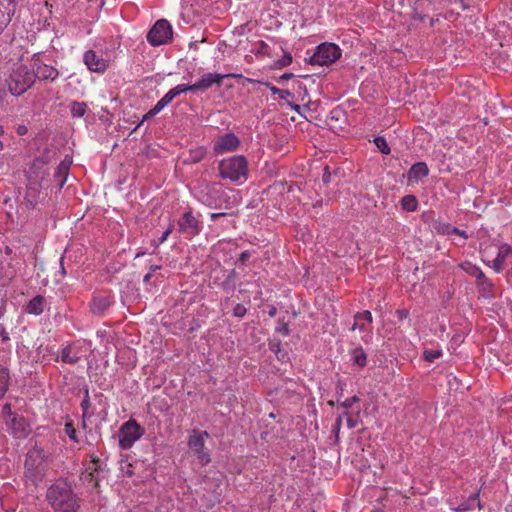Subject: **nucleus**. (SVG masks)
<instances>
[{
  "mask_svg": "<svg viewBox=\"0 0 512 512\" xmlns=\"http://www.w3.org/2000/svg\"><path fill=\"white\" fill-rule=\"evenodd\" d=\"M46 499L54 512H80V498L67 482L53 483L47 489Z\"/></svg>",
  "mask_w": 512,
  "mask_h": 512,
  "instance_id": "nucleus-1",
  "label": "nucleus"
},
{
  "mask_svg": "<svg viewBox=\"0 0 512 512\" xmlns=\"http://www.w3.org/2000/svg\"><path fill=\"white\" fill-rule=\"evenodd\" d=\"M48 469L47 454L39 448L33 447L26 454L24 464V478L26 482H30L32 485L37 486L46 477Z\"/></svg>",
  "mask_w": 512,
  "mask_h": 512,
  "instance_id": "nucleus-2",
  "label": "nucleus"
},
{
  "mask_svg": "<svg viewBox=\"0 0 512 512\" xmlns=\"http://www.w3.org/2000/svg\"><path fill=\"white\" fill-rule=\"evenodd\" d=\"M219 175L224 180L242 184L248 179V161L243 155L223 158L218 165Z\"/></svg>",
  "mask_w": 512,
  "mask_h": 512,
  "instance_id": "nucleus-3",
  "label": "nucleus"
},
{
  "mask_svg": "<svg viewBox=\"0 0 512 512\" xmlns=\"http://www.w3.org/2000/svg\"><path fill=\"white\" fill-rule=\"evenodd\" d=\"M6 81L10 93L14 96H20L33 85L35 75L28 66L16 64Z\"/></svg>",
  "mask_w": 512,
  "mask_h": 512,
  "instance_id": "nucleus-4",
  "label": "nucleus"
},
{
  "mask_svg": "<svg viewBox=\"0 0 512 512\" xmlns=\"http://www.w3.org/2000/svg\"><path fill=\"white\" fill-rule=\"evenodd\" d=\"M341 56L340 48L334 43H322L317 46L316 51L310 57L312 65H329Z\"/></svg>",
  "mask_w": 512,
  "mask_h": 512,
  "instance_id": "nucleus-5",
  "label": "nucleus"
},
{
  "mask_svg": "<svg viewBox=\"0 0 512 512\" xmlns=\"http://www.w3.org/2000/svg\"><path fill=\"white\" fill-rule=\"evenodd\" d=\"M144 429L133 419L125 422L120 429L119 444L123 449H129L142 437Z\"/></svg>",
  "mask_w": 512,
  "mask_h": 512,
  "instance_id": "nucleus-6",
  "label": "nucleus"
},
{
  "mask_svg": "<svg viewBox=\"0 0 512 512\" xmlns=\"http://www.w3.org/2000/svg\"><path fill=\"white\" fill-rule=\"evenodd\" d=\"M483 261L487 264L490 263L488 260L491 257L490 247H486L481 251ZM512 257V247L507 243H502L498 246V252L494 259L491 260V268L496 272L500 273L503 271L505 262L508 258Z\"/></svg>",
  "mask_w": 512,
  "mask_h": 512,
  "instance_id": "nucleus-7",
  "label": "nucleus"
},
{
  "mask_svg": "<svg viewBox=\"0 0 512 512\" xmlns=\"http://www.w3.org/2000/svg\"><path fill=\"white\" fill-rule=\"evenodd\" d=\"M179 232L187 239H191L201 231L200 221L193 215L191 209L184 212L178 220Z\"/></svg>",
  "mask_w": 512,
  "mask_h": 512,
  "instance_id": "nucleus-8",
  "label": "nucleus"
},
{
  "mask_svg": "<svg viewBox=\"0 0 512 512\" xmlns=\"http://www.w3.org/2000/svg\"><path fill=\"white\" fill-rule=\"evenodd\" d=\"M208 436L209 434L206 431L201 432L194 430L188 441L189 448L198 455V458L203 465H206L210 462L208 453L204 451L205 439L208 438Z\"/></svg>",
  "mask_w": 512,
  "mask_h": 512,
  "instance_id": "nucleus-9",
  "label": "nucleus"
},
{
  "mask_svg": "<svg viewBox=\"0 0 512 512\" xmlns=\"http://www.w3.org/2000/svg\"><path fill=\"white\" fill-rule=\"evenodd\" d=\"M240 145L239 138L233 133H226L214 142L213 151L220 155L236 150Z\"/></svg>",
  "mask_w": 512,
  "mask_h": 512,
  "instance_id": "nucleus-10",
  "label": "nucleus"
},
{
  "mask_svg": "<svg viewBox=\"0 0 512 512\" xmlns=\"http://www.w3.org/2000/svg\"><path fill=\"white\" fill-rule=\"evenodd\" d=\"M31 70L34 72L35 79L38 78L40 80L54 81L59 75L56 68L41 63L36 55L33 56Z\"/></svg>",
  "mask_w": 512,
  "mask_h": 512,
  "instance_id": "nucleus-11",
  "label": "nucleus"
},
{
  "mask_svg": "<svg viewBox=\"0 0 512 512\" xmlns=\"http://www.w3.org/2000/svg\"><path fill=\"white\" fill-rule=\"evenodd\" d=\"M224 76L219 73H206L196 83L192 84L193 91L207 90L213 85L220 87L223 83Z\"/></svg>",
  "mask_w": 512,
  "mask_h": 512,
  "instance_id": "nucleus-12",
  "label": "nucleus"
},
{
  "mask_svg": "<svg viewBox=\"0 0 512 512\" xmlns=\"http://www.w3.org/2000/svg\"><path fill=\"white\" fill-rule=\"evenodd\" d=\"M83 60L90 71L103 73L107 69L106 61L98 57L93 50L86 51Z\"/></svg>",
  "mask_w": 512,
  "mask_h": 512,
  "instance_id": "nucleus-13",
  "label": "nucleus"
},
{
  "mask_svg": "<svg viewBox=\"0 0 512 512\" xmlns=\"http://www.w3.org/2000/svg\"><path fill=\"white\" fill-rule=\"evenodd\" d=\"M373 321V317L370 311L365 310L363 312H358L354 316V324L351 327V330H360L362 332H370L371 324Z\"/></svg>",
  "mask_w": 512,
  "mask_h": 512,
  "instance_id": "nucleus-14",
  "label": "nucleus"
},
{
  "mask_svg": "<svg viewBox=\"0 0 512 512\" xmlns=\"http://www.w3.org/2000/svg\"><path fill=\"white\" fill-rule=\"evenodd\" d=\"M46 306V298L42 295H36L35 297L28 301V303L24 307V310L28 314L38 316L44 312Z\"/></svg>",
  "mask_w": 512,
  "mask_h": 512,
  "instance_id": "nucleus-15",
  "label": "nucleus"
},
{
  "mask_svg": "<svg viewBox=\"0 0 512 512\" xmlns=\"http://www.w3.org/2000/svg\"><path fill=\"white\" fill-rule=\"evenodd\" d=\"M10 428L16 438H23L29 432V425L22 416H14L11 419Z\"/></svg>",
  "mask_w": 512,
  "mask_h": 512,
  "instance_id": "nucleus-16",
  "label": "nucleus"
},
{
  "mask_svg": "<svg viewBox=\"0 0 512 512\" xmlns=\"http://www.w3.org/2000/svg\"><path fill=\"white\" fill-rule=\"evenodd\" d=\"M112 304L110 297L107 296H97L94 297L91 301L90 307L93 314H102L105 312Z\"/></svg>",
  "mask_w": 512,
  "mask_h": 512,
  "instance_id": "nucleus-17",
  "label": "nucleus"
},
{
  "mask_svg": "<svg viewBox=\"0 0 512 512\" xmlns=\"http://www.w3.org/2000/svg\"><path fill=\"white\" fill-rule=\"evenodd\" d=\"M429 168L426 163L418 162L412 165L408 172V179L410 181H418L428 176Z\"/></svg>",
  "mask_w": 512,
  "mask_h": 512,
  "instance_id": "nucleus-18",
  "label": "nucleus"
},
{
  "mask_svg": "<svg viewBox=\"0 0 512 512\" xmlns=\"http://www.w3.org/2000/svg\"><path fill=\"white\" fill-rule=\"evenodd\" d=\"M146 38L150 45L157 47L171 42L173 34H146Z\"/></svg>",
  "mask_w": 512,
  "mask_h": 512,
  "instance_id": "nucleus-19",
  "label": "nucleus"
},
{
  "mask_svg": "<svg viewBox=\"0 0 512 512\" xmlns=\"http://www.w3.org/2000/svg\"><path fill=\"white\" fill-rule=\"evenodd\" d=\"M59 359L63 363L76 364L79 360V357L73 354L72 347L70 345H67L62 349L60 357L56 358L57 361H59Z\"/></svg>",
  "mask_w": 512,
  "mask_h": 512,
  "instance_id": "nucleus-20",
  "label": "nucleus"
},
{
  "mask_svg": "<svg viewBox=\"0 0 512 512\" xmlns=\"http://www.w3.org/2000/svg\"><path fill=\"white\" fill-rule=\"evenodd\" d=\"M476 507L480 508L478 492L473 493L466 502L460 504L457 508V511H469L475 509Z\"/></svg>",
  "mask_w": 512,
  "mask_h": 512,
  "instance_id": "nucleus-21",
  "label": "nucleus"
},
{
  "mask_svg": "<svg viewBox=\"0 0 512 512\" xmlns=\"http://www.w3.org/2000/svg\"><path fill=\"white\" fill-rule=\"evenodd\" d=\"M352 360L360 367H364L367 363V355L362 347H357L351 352Z\"/></svg>",
  "mask_w": 512,
  "mask_h": 512,
  "instance_id": "nucleus-22",
  "label": "nucleus"
},
{
  "mask_svg": "<svg viewBox=\"0 0 512 512\" xmlns=\"http://www.w3.org/2000/svg\"><path fill=\"white\" fill-rule=\"evenodd\" d=\"M69 165H70V163H68L66 161H62L57 167V170L55 173V178L58 179L60 187H63V185L66 182V176L69 171Z\"/></svg>",
  "mask_w": 512,
  "mask_h": 512,
  "instance_id": "nucleus-23",
  "label": "nucleus"
},
{
  "mask_svg": "<svg viewBox=\"0 0 512 512\" xmlns=\"http://www.w3.org/2000/svg\"><path fill=\"white\" fill-rule=\"evenodd\" d=\"M402 209L408 212L417 210L418 201L414 195H406L401 200Z\"/></svg>",
  "mask_w": 512,
  "mask_h": 512,
  "instance_id": "nucleus-24",
  "label": "nucleus"
},
{
  "mask_svg": "<svg viewBox=\"0 0 512 512\" xmlns=\"http://www.w3.org/2000/svg\"><path fill=\"white\" fill-rule=\"evenodd\" d=\"M9 386V372L0 366V399L5 395Z\"/></svg>",
  "mask_w": 512,
  "mask_h": 512,
  "instance_id": "nucleus-25",
  "label": "nucleus"
},
{
  "mask_svg": "<svg viewBox=\"0 0 512 512\" xmlns=\"http://www.w3.org/2000/svg\"><path fill=\"white\" fill-rule=\"evenodd\" d=\"M469 265V269H467V272L474 276L479 283L481 284H489V280L487 279V277L485 276V274L483 273V271L475 266V265H472V264H468Z\"/></svg>",
  "mask_w": 512,
  "mask_h": 512,
  "instance_id": "nucleus-26",
  "label": "nucleus"
},
{
  "mask_svg": "<svg viewBox=\"0 0 512 512\" xmlns=\"http://www.w3.org/2000/svg\"><path fill=\"white\" fill-rule=\"evenodd\" d=\"M149 32H172V26L166 19H160L155 22Z\"/></svg>",
  "mask_w": 512,
  "mask_h": 512,
  "instance_id": "nucleus-27",
  "label": "nucleus"
},
{
  "mask_svg": "<svg viewBox=\"0 0 512 512\" xmlns=\"http://www.w3.org/2000/svg\"><path fill=\"white\" fill-rule=\"evenodd\" d=\"M87 105L84 102H73L71 105V114L73 117H82L86 113Z\"/></svg>",
  "mask_w": 512,
  "mask_h": 512,
  "instance_id": "nucleus-28",
  "label": "nucleus"
},
{
  "mask_svg": "<svg viewBox=\"0 0 512 512\" xmlns=\"http://www.w3.org/2000/svg\"><path fill=\"white\" fill-rule=\"evenodd\" d=\"M187 91H193L192 85L179 84L176 87L169 90L167 92V94L173 100L176 96L180 95L181 93L187 92Z\"/></svg>",
  "mask_w": 512,
  "mask_h": 512,
  "instance_id": "nucleus-29",
  "label": "nucleus"
},
{
  "mask_svg": "<svg viewBox=\"0 0 512 512\" xmlns=\"http://www.w3.org/2000/svg\"><path fill=\"white\" fill-rule=\"evenodd\" d=\"M98 469H99V460H96V459H93L91 465H89L86 468V473L88 474L86 476V480L89 482H92L95 480V486H98V481H97V479L94 478L93 472L97 471Z\"/></svg>",
  "mask_w": 512,
  "mask_h": 512,
  "instance_id": "nucleus-30",
  "label": "nucleus"
},
{
  "mask_svg": "<svg viewBox=\"0 0 512 512\" xmlns=\"http://www.w3.org/2000/svg\"><path fill=\"white\" fill-rule=\"evenodd\" d=\"M373 142L381 153L390 154L391 150L385 138L378 136L374 138Z\"/></svg>",
  "mask_w": 512,
  "mask_h": 512,
  "instance_id": "nucleus-31",
  "label": "nucleus"
},
{
  "mask_svg": "<svg viewBox=\"0 0 512 512\" xmlns=\"http://www.w3.org/2000/svg\"><path fill=\"white\" fill-rule=\"evenodd\" d=\"M205 155H206V150L204 147H198V148L192 150L190 153L191 160L195 163L201 161L205 157Z\"/></svg>",
  "mask_w": 512,
  "mask_h": 512,
  "instance_id": "nucleus-32",
  "label": "nucleus"
},
{
  "mask_svg": "<svg viewBox=\"0 0 512 512\" xmlns=\"http://www.w3.org/2000/svg\"><path fill=\"white\" fill-rule=\"evenodd\" d=\"M292 63V56L289 52L283 51V56L276 62L278 68H284Z\"/></svg>",
  "mask_w": 512,
  "mask_h": 512,
  "instance_id": "nucleus-33",
  "label": "nucleus"
},
{
  "mask_svg": "<svg viewBox=\"0 0 512 512\" xmlns=\"http://www.w3.org/2000/svg\"><path fill=\"white\" fill-rule=\"evenodd\" d=\"M265 85L270 89V91L273 94L278 95L279 98L281 99H286L288 96H290V92L288 90L279 89L270 83H265Z\"/></svg>",
  "mask_w": 512,
  "mask_h": 512,
  "instance_id": "nucleus-34",
  "label": "nucleus"
},
{
  "mask_svg": "<svg viewBox=\"0 0 512 512\" xmlns=\"http://www.w3.org/2000/svg\"><path fill=\"white\" fill-rule=\"evenodd\" d=\"M482 0H455L462 10H468L478 5Z\"/></svg>",
  "mask_w": 512,
  "mask_h": 512,
  "instance_id": "nucleus-35",
  "label": "nucleus"
},
{
  "mask_svg": "<svg viewBox=\"0 0 512 512\" xmlns=\"http://www.w3.org/2000/svg\"><path fill=\"white\" fill-rule=\"evenodd\" d=\"M442 356V352L440 350H425L424 351V359L428 362H433L436 359Z\"/></svg>",
  "mask_w": 512,
  "mask_h": 512,
  "instance_id": "nucleus-36",
  "label": "nucleus"
},
{
  "mask_svg": "<svg viewBox=\"0 0 512 512\" xmlns=\"http://www.w3.org/2000/svg\"><path fill=\"white\" fill-rule=\"evenodd\" d=\"M65 432L72 441L78 442L77 431L71 422L65 424Z\"/></svg>",
  "mask_w": 512,
  "mask_h": 512,
  "instance_id": "nucleus-37",
  "label": "nucleus"
},
{
  "mask_svg": "<svg viewBox=\"0 0 512 512\" xmlns=\"http://www.w3.org/2000/svg\"><path fill=\"white\" fill-rule=\"evenodd\" d=\"M170 102H172V99L170 96L166 93L154 106L155 111L160 112L162 109H164Z\"/></svg>",
  "mask_w": 512,
  "mask_h": 512,
  "instance_id": "nucleus-38",
  "label": "nucleus"
},
{
  "mask_svg": "<svg viewBox=\"0 0 512 512\" xmlns=\"http://www.w3.org/2000/svg\"><path fill=\"white\" fill-rule=\"evenodd\" d=\"M358 401H359V398L357 396L347 398L345 401L339 403L338 408L341 407V408H344L345 411H347V409L352 407V405Z\"/></svg>",
  "mask_w": 512,
  "mask_h": 512,
  "instance_id": "nucleus-39",
  "label": "nucleus"
},
{
  "mask_svg": "<svg viewBox=\"0 0 512 512\" xmlns=\"http://www.w3.org/2000/svg\"><path fill=\"white\" fill-rule=\"evenodd\" d=\"M90 405H91V403H90V398H89V392H88V390H86L85 397L81 401V409L83 411V416H86Z\"/></svg>",
  "mask_w": 512,
  "mask_h": 512,
  "instance_id": "nucleus-40",
  "label": "nucleus"
},
{
  "mask_svg": "<svg viewBox=\"0 0 512 512\" xmlns=\"http://www.w3.org/2000/svg\"><path fill=\"white\" fill-rule=\"evenodd\" d=\"M246 312H247V309H246V307H245L244 305H242V304H237V305L234 307V309H233V315H234L235 317H238V318H242V317H244V316H245V314H246Z\"/></svg>",
  "mask_w": 512,
  "mask_h": 512,
  "instance_id": "nucleus-41",
  "label": "nucleus"
},
{
  "mask_svg": "<svg viewBox=\"0 0 512 512\" xmlns=\"http://www.w3.org/2000/svg\"><path fill=\"white\" fill-rule=\"evenodd\" d=\"M256 52L257 53H261V54H264V55H268V56H271V53H270V47L268 44H266L265 42L263 41H260L258 43V48L256 49Z\"/></svg>",
  "mask_w": 512,
  "mask_h": 512,
  "instance_id": "nucleus-42",
  "label": "nucleus"
},
{
  "mask_svg": "<svg viewBox=\"0 0 512 512\" xmlns=\"http://www.w3.org/2000/svg\"><path fill=\"white\" fill-rule=\"evenodd\" d=\"M159 112L158 111H155V108L153 107L152 109H150L146 114H144V116L142 117V120L141 122L136 126V129H138L145 121L153 118L155 115H157Z\"/></svg>",
  "mask_w": 512,
  "mask_h": 512,
  "instance_id": "nucleus-43",
  "label": "nucleus"
},
{
  "mask_svg": "<svg viewBox=\"0 0 512 512\" xmlns=\"http://www.w3.org/2000/svg\"><path fill=\"white\" fill-rule=\"evenodd\" d=\"M447 235H458V236H461L463 237L464 239H468V234L466 231L464 230H460L458 228H449V231L446 232Z\"/></svg>",
  "mask_w": 512,
  "mask_h": 512,
  "instance_id": "nucleus-44",
  "label": "nucleus"
},
{
  "mask_svg": "<svg viewBox=\"0 0 512 512\" xmlns=\"http://www.w3.org/2000/svg\"><path fill=\"white\" fill-rule=\"evenodd\" d=\"M342 416H345L346 417V420H347V426L349 428H354L356 427L357 425V420L355 418H353L347 411H344V413L342 414Z\"/></svg>",
  "mask_w": 512,
  "mask_h": 512,
  "instance_id": "nucleus-45",
  "label": "nucleus"
},
{
  "mask_svg": "<svg viewBox=\"0 0 512 512\" xmlns=\"http://www.w3.org/2000/svg\"><path fill=\"white\" fill-rule=\"evenodd\" d=\"M0 338L2 343H7L10 340L9 333L2 324H0Z\"/></svg>",
  "mask_w": 512,
  "mask_h": 512,
  "instance_id": "nucleus-46",
  "label": "nucleus"
},
{
  "mask_svg": "<svg viewBox=\"0 0 512 512\" xmlns=\"http://www.w3.org/2000/svg\"><path fill=\"white\" fill-rule=\"evenodd\" d=\"M172 231H173V226H172V225H170V226H169V227H168V228L163 232L162 236L159 238V244L164 243V242L167 240L168 236L172 233Z\"/></svg>",
  "mask_w": 512,
  "mask_h": 512,
  "instance_id": "nucleus-47",
  "label": "nucleus"
},
{
  "mask_svg": "<svg viewBox=\"0 0 512 512\" xmlns=\"http://www.w3.org/2000/svg\"><path fill=\"white\" fill-rule=\"evenodd\" d=\"M16 132L19 136H24L28 133V127L24 124H20L16 128Z\"/></svg>",
  "mask_w": 512,
  "mask_h": 512,
  "instance_id": "nucleus-48",
  "label": "nucleus"
},
{
  "mask_svg": "<svg viewBox=\"0 0 512 512\" xmlns=\"http://www.w3.org/2000/svg\"><path fill=\"white\" fill-rule=\"evenodd\" d=\"M250 258L249 251H243L239 256V262L245 263Z\"/></svg>",
  "mask_w": 512,
  "mask_h": 512,
  "instance_id": "nucleus-49",
  "label": "nucleus"
},
{
  "mask_svg": "<svg viewBox=\"0 0 512 512\" xmlns=\"http://www.w3.org/2000/svg\"><path fill=\"white\" fill-rule=\"evenodd\" d=\"M278 331L284 335V336H287L289 334V326L287 323H284L281 328L278 329Z\"/></svg>",
  "mask_w": 512,
  "mask_h": 512,
  "instance_id": "nucleus-50",
  "label": "nucleus"
},
{
  "mask_svg": "<svg viewBox=\"0 0 512 512\" xmlns=\"http://www.w3.org/2000/svg\"><path fill=\"white\" fill-rule=\"evenodd\" d=\"M2 413L4 416H10L12 414L11 405L5 404L3 406Z\"/></svg>",
  "mask_w": 512,
  "mask_h": 512,
  "instance_id": "nucleus-51",
  "label": "nucleus"
},
{
  "mask_svg": "<svg viewBox=\"0 0 512 512\" xmlns=\"http://www.w3.org/2000/svg\"><path fill=\"white\" fill-rule=\"evenodd\" d=\"M397 315L400 319L407 318L409 315V312L405 309L397 310Z\"/></svg>",
  "mask_w": 512,
  "mask_h": 512,
  "instance_id": "nucleus-52",
  "label": "nucleus"
},
{
  "mask_svg": "<svg viewBox=\"0 0 512 512\" xmlns=\"http://www.w3.org/2000/svg\"><path fill=\"white\" fill-rule=\"evenodd\" d=\"M222 75L224 76V78H234V79L243 78L242 74H237V73H229V74H222Z\"/></svg>",
  "mask_w": 512,
  "mask_h": 512,
  "instance_id": "nucleus-53",
  "label": "nucleus"
},
{
  "mask_svg": "<svg viewBox=\"0 0 512 512\" xmlns=\"http://www.w3.org/2000/svg\"><path fill=\"white\" fill-rule=\"evenodd\" d=\"M294 75L292 73H284L283 75L280 76V80L282 81H287V80H290L291 78H293Z\"/></svg>",
  "mask_w": 512,
  "mask_h": 512,
  "instance_id": "nucleus-54",
  "label": "nucleus"
},
{
  "mask_svg": "<svg viewBox=\"0 0 512 512\" xmlns=\"http://www.w3.org/2000/svg\"><path fill=\"white\" fill-rule=\"evenodd\" d=\"M329 178H330V172H329V167L326 166L325 169H324V174H323V180L325 182H328L329 181Z\"/></svg>",
  "mask_w": 512,
  "mask_h": 512,
  "instance_id": "nucleus-55",
  "label": "nucleus"
},
{
  "mask_svg": "<svg viewBox=\"0 0 512 512\" xmlns=\"http://www.w3.org/2000/svg\"><path fill=\"white\" fill-rule=\"evenodd\" d=\"M342 415H339L336 419L335 423V429L338 431L340 429L341 423H342Z\"/></svg>",
  "mask_w": 512,
  "mask_h": 512,
  "instance_id": "nucleus-56",
  "label": "nucleus"
},
{
  "mask_svg": "<svg viewBox=\"0 0 512 512\" xmlns=\"http://www.w3.org/2000/svg\"><path fill=\"white\" fill-rule=\"evenodd\" d=\"M226 215H227L226 213H222V212L221 213H212L210 217L212 220H216L217 218L224 217Z\"/></svg>",
  "mask_w": 512,
  "mask_h": 512,
  "instance_id": "nucleus-57",
  "label": "nucleus"
},
{
  "mask_svg": "<svg viewBox=\"0 0 512 512\" xmlns=\"http://www.w3.org/2000/svg\"><path fill=\"white\" fill-rule=\"evenodd\" d=\"M276 313H277V309H276L275 307H272V308L269 310V312H268V314H269V316H270V317H274V316L276 315Z\"/></svg>",
  "mask_w": 512,
  "mask_h": 512,
  "instance_id": "nucleus-58",
  "label": "nucleus"
},
{
  "mask_svg": "<svg viewBox=\"0 0 512 512\" xmlns=\"http://www.w3.org/2000/svg\"><path fill=\"white\" fill-rule=\"evenodd\" d=\"M159 269H160V266L152 265V266H150V271L149 272H151L153 274L154 272H156Z\"/></svg>",
  "mask_w": 512,
  "mask_h": 512,
  "instance_id": "nucleus-59",
  "label": "nucleus"
},
{
  "mask_svg": "<svg viewBox=\"0 0 512 512\" xmlns=\"http://www.w3.org/2000/svg\"><path fill=\"white\" fill-rule=\"evenodd\" d=\"M151 276H152V273H151V272L147 273V274L144 276V279H143V280H144V282H148V281L150 280Z\"/></svg>",
  "mask_w": 512,
  "mask_h": 512,
  "instance_id": "nucleus-60",
  "label": "nucleus"
},
{
  "mask_svg": "<svg viewBox=\"0 0 512 512\" xmlns=\"http://www.w3.org/2000/svg\"><path fill=\"white\" fill-rule=\"evenodd\" d=\"M189 14H190V9H185V11L182 14L183 20H185V17L189 16Z\"/></svg>",
  "mask_w": 512,
  "mask_h": 512,
  "instance_id": "nucleus-61",
  "label": "nucleus"
},
{
  "mask_svg": "<svg viewBox=\"0 0 512 512\" xmlns=\"http://www.w3.org/2000/svg\"><path fill=\"white\" fill-rule=\"evenodd\" d=\"M449 228H454V227H453V226H451V225H445V226H444V228H443V230H442V232H443L444 234H446V232H447V231H449Z\"/></svg>",
  "mask_w": 512,
  "mask_h": 512,
  "instance_id": "nucleus-62",
  "label": "nucleus"
},
{
  "mask_svg": "<svg viewBox=\"0 0 512 512\" xmlns=\"http://www.w3.org/2000/svg\"><path fill=\"white\" fill-rule=\"evenodd\" d=\"M293 108H294V110H295V111H297V112H299V110H300V106H299V105H295Z\"/></svg>",
  "mask_w": 512,
  "mask_h": 512,
  "instance_id": "nucleus-63",
  "label": "nucleus"
},
{
  "mask_svg": "<svg viewBox=\"0 0 512 512\" xmlns=\"http://www.w3.org/2000/svg\"><path fill=\"white\" fill-rule=\"evenodd\" d=\"M263 29L264 30H271V29H273V27L272 26H264Z\"/></svg>",
  "mask_w": 512,
  "mask_h": 512,
  "instance_id": "nucleus-64",
  "label": "nucleus"
}]
</instances>
